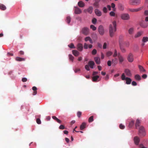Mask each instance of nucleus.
Here are the masks:
<instances>
[{
	"label": "nucleus",
	"instance_id": "28",
	"mask_svg": "<svg viewBox=\"0 0 148 148\" xmlns=\"http://www.w3.org/2000/svg\"><path fill=\"white\" fill-rule=\"evenodd\" d=\"M140 26L143 28H145L147 27L148 24L147 23H142L140 24Z\"/></svg>",
	"mask_w": 148,
	"mask_h": 148
},
{
	"label": "nucleus",
	"instance_id": "49",
	"mask_svg": "<svg viewBox=\"0 0 148 148\" xmlns=\"http://www.w3.org/2000/svg\"><path fill=\"white\" fill-rule=\"evenodd\" d=\"M125 126L122 124H121L119 125V127L121 129H123L124 128Z\"/></svg>",
	"mask_w": 148,
	"mask_h": 148
},
{
	"label": "nucleus",
	"instance_id": "19",
	"mask_svg": "<svg viewBox=\"0 0 148 148\" xmlns=\"http://www.w3.org/2000/svg\"><path fill=\"white\" fill-rule=\"evenodd\" d=\"M78 5L80 7H83L85 6V4L82 1H80L78 3Z\"/></svg>",
	"mask_w": 148,
	"mask_h": 148
},
{
	"label": "nucleus",
	"instance_id": "14",
	"mask_svg": "<svg viewBox=\"0 0 148 148\" xmlns=\"http://www.w3.org/2000/svg\"><path fill=\"white\" fill-rule=\"evenodd\" d=\"M95 12L96 14L98 16H99L101 15V12L98 9H95Z\"/></svg>",
	"mask_w": 148,
	"mask_h": 148
},
{
	"label": "nucleus",
	"instance_id": "41",
	"mask_svg": "<svg viewBox=\"0 0 148 148\" xmlns=\"http://www.w3.org/2000/svg\"><path fill=\"white\" fill-rule=\"evenodd\" d=\"M90 28L93 31H95L96 29V27L93 25H91L90 26Z\"/></svg>",
	"mask_w": 148,
	"mask_h": 148
},
{
	"label": "nucleus",
	"instance_id": "16",
	"mask_svg": "<svg viewBox=\"0 0 148 148\" xmlns=\"http://www.w3.org/2000/svg\"><path fill=\"white\" fill-rule=\"evenodd\" d=\"M88 64L91 68L93 69V66L95 65V63L93 61H90L88 62Z\"/></svg>",
	"mask_w": 148,
	"mask_h": 148
},
{
	"label": "nucleus",
	"instance_id": "35",
	"mask_svg": "<svg viewBox=\"0 0 148 148\" xmlns=\"http://www.w3.org/2000/svg\"><path fill=\"white\" fill-rule=\"evenodd\" d=\"M93 117L94 116H92L89 118L88 120V121L89 123H91L93 121Z\"/></svg>",
	"mask_w": 148,
	"mask_h": 148
},
{
	"label": "nucleus",
	"instance_id": "32",
	"mask_svg": "<svg viewBox=\"0 0 148 148\" xmlns=\"http://www.w3.org/2000/svg\"><path fill=\"white\" fill-rule=\"evenodd\" d=\"M71 19V18L70 16H68L66 17V21L67 23L69 24L70 23Z\"/></svg>",
	"mask_w": 148,
	"mask_h": 148
},
{
	"label": "nucleus",
	"instance_id": "25",
	"mask_svg": "<svg viewBox=\"0 0 148 148\" xmlns=\"http://www.w3.org/2000/svg\"><path fill=\"white\" fill-rule=\"evenodd\" d=\"M140 121L138 119H137L136 121L135 124V126L136 128L137 129V127L140 126Z\"/></svg>",
	"mask_w": 148,
	"mask_h": 148
},
{
	"label": "nucleus",
	"instance_id": "13",
	"mask_svg": "<svg viewBox=\"0 0 148 148\" xmlns=\"http://www.w3.org/2000/svg\"><path fill=\"white\" fill-rule=\"evenodd\" d=\"M77 49L80 51H82L83 49V46L82 44L78 43L77 45Z\"/></svg>",
	"mask_w": 148,
	"mask_h": 148
},
{
	"label": "nucleus",
	"instance_id": "4",
	"mask_svg": "<svg viewBox=\"0 0 148 148\" xmlns=\"http://www.w3.org/2000/svg\"><path fill=\"white\" fill-rule=\"evenodd\" d=\"M140 0H130L129 3L130 5H134L140 3Z\"/></svg>",
	"mask_w": 148,
	"mask_h": 148
},
{
	"label": "nucleus",
	"instance_id": "56",
	"mask_svg": "<svg viewBox=\"0 0 148 148\" xmlns=\"http://www.w3.org/2000/svg\"><path fill=\"white\" fill-rule=\"evenodd\" d=\"M106 46H107V44L105 42L103 46V48L104 49H106Z\"/></svg>",
	"mask_w": 148,
	"mask_h": 148
},
{
	"label": "nucleus",
	"instance_id": "53",
	"mask_svg": "<svg viewBox=\"0 0 148 148\" xmlns=\"http://www.w3.org/2000/svg\"><path fill=\"white\" fill-rule=\"evenodd\" d=\"M120 49H121V51H122V52L124 53V52H125V49L124 48H123V47H120Z\"/></svg>",
	"mask_w": 148,
	"mask_h": 148
},
{
	"label": "nucleus",
	"instance_id": "15",
	"mask_svg": "<svg viewBox=\"0 0 148 148\" xmlns=\"http://www.w3.org/2000/svg\"><path fill=\"white\" fill-rule=\"evenodd\" d=\"M84 40L86 42L89 41L90 43H93L92 40L90 37L88 36L86 37L84 39Z\"/></svg>",
	"mask_w": 148,
	"mask_h": 148
},
{
	"label": "nucleus",
	"instance_id": "20",
	"mask_svg": "<svg viewBox=\"0 0 148 148\" xmlns=\"http://www.w3.org/2000/svg\"><path fill=\"white\" fill-rule=\"evenodd\" d=\"M15 60L18 61H24L25 60V59L24 58H21L19 57H17L16 58Z\"/></svg>",
	"mask_w": 148,
	"mask_h": 148
},
{
	"label": "nucleus",
	"instance_id": "45",
	"mask_svg": "<svg viewBox=\"0 0 148 148\" xmlns=\"http://www.w3.org/2000/svg\"><path fill=\"white\" fill-rule=\"evenodd\" d=\"M82 112L80 111H78L77 112V116L79 118L80 117L81 115H82Z\"/></svg>",
	"mask_w": 148,
	"mask_h": 148
},
{
	"label": "nucleus",
	"instance_id": "22",
	"mask_svg": "<svg viewBox=\"0 0 148 148\" xmlns=\"http://www.w3.org/2000/svg\"><path fill=\"white\" fill-rule=\"evenodd\" d=\"M0 9L2 10H5L6 9V8L3 4L0 3Z\"/></svg>",
	"mask_w": 148,
	"mask_h": 148
},
{
	"label": "nucleus",
	"instance_id": "40",
	"mask_svg": "<svg viewBox=\"0 0 148 148\" xmlns=\"http://www.w3.org/2000/svg\"><path fill=\"white\" fill-rule=\"evenodd\" d=\"M112 52L111 51H108L106 53V55L107 56L109 57L111 56L112 54Z\"/></svg>",
	"mask_w": 148,
	"mask_h": 148
},
{
	"label": "nucleus",
	"instance_id": "3",
	"mask_svg": "<svg viewBox=\"0 0 148 148\" xmlns=\"http://www.w3.org/2000/svg\"><path fill=\"white\" fill-rule=\"evenodd\" d=\"M139 133L141 136H144L146 134L145 129L143 126H140L139 128Z\"/></svg>",
	"mask_w": 148,
	"mask_h": 148
},
{
	"label": "nucleus",
	"instance_id": "62",
	"mask_svg": "<svg viewBox=\"0 0 148 148\" xmlns=\"http://www.w3.org/2000/svg\"><path fill=\"white\" fill-rule=\"evenodd\" d=\"M57 122H58V123H61V121L60 120L58 119V118L56 120Z\"/></svg>",
	"mask_w": 148,
	"mask_h": 148
},
{
	"label": "nucleus",
	"instance_id": "10",
	"mask_svg": "<svg viewBox=\"0 0 148 148\" xmlns=\"http://www.w3.org/2000/svg\"><path fill=\"white\" fill-rule=\"evenodd\" d=\"M82 12L81 10L77 7H75L74 12L76 14H79Z\"/></svg>",
	"mask_w": 148,
	"mask_h": 148
},
{
	"label": "nucleus",
	"instance_id": "38",
	"mask_svg": "<svg viewBox=\"0 0 148 148\" xmlns=\"http://www.w3.org/2000/svg\"><path fill=\"white\" fill-rule=\"evenodd\" d=\"M68 46L71 48H75V47L74 46V44L72 43H71L70 44L68 45Z\"/></svg>",
	"mask_w": 148,
	"mask_h": 148
},
{
	"label": "nucleus",
	"instance_id": "51",
	"mask_svg": "<svg viewBox=\"0 0 148 148\" xmlns=\"http://www.w3.org/2000/svg\"><path fill=\"white\" fill-rule=\"evenodd\" d=\"M59 128L60 129L63 130L65 129V127L64 125H62L60 126Z\"/></svg>",
	"mask_w": 148,
	"mask_h": 148
},
{
	"label": "nucleus",
	"instance_id": "63",
	"mask_svg": "<svg viewBox=\"0 0 148 148\" xmlns=\"http://www.w3.org/2000/svg\"><path fill=\"white\" fill-rule=\"evenodd\" d=\"M80 70V69H75L74 71L75 73H77V72L79 71Z\"/></svg>",
	"mask_w": 148,
	"mask_h": 148
},
{
	"label": "nucleus",
	"instance_id": "27",
	"mask_svg": "<svg viewBox=\"0 0 148 148\" xmlns=\"http://www.w3.org/2000/svg\"><path fill=\"white\" fill-rule=\"evenodd\" d=\"M118 8L119 9L121 10H123L124 9L123 5L121 3L119 4Z\"/></svg>",
	"mask_w": 148,
	"mask_h": 148
},
{
	"label": "nucleus",
	"instance_id": "7",
	"mask_svg": "<svg viewBox=\"0 0 148 148\" xmlns=\"http://www.w3.org/2000/svg\"><path fill=\"white\" fill-rule=\"evenodd\" d=\"M93 10V7L92 6H89L87 9L84 10V12L85 13L88 12L90 14H91Z\"/></svg>",
	"mask_w": 148,
	"mask_h": 148
},
{
	"label": "nucleus",
	"instance_id": "26",
	"mask_svg": "<svg viewBox=\"0 0 148 148\" xmlns=\"http://www.w3.org/2000/svg\"><path fill=\"white\" fill-rule=\"evenodd\" d=\"M86 123H83L80 126V129L81 130H83L85 127Z\"/></svg>",
	"mask_w": 148,
	"mask_h": 148
},
{
	"label": "nucleus",
	"instance_id": "34",
	"mask_svg": "<svg viewBox=\"0 0 148 148\" xmlns=\"http://www.w3.org/2000/svg\"><path fill=\"white\" fill-rule=\"evenodd\" d=\"M134 121L132 120L129 123V127H132L134 125Z\"/></svg>",
	"mask_w": 148,
	"mask_h": 148
},
{
	"label": "nucleus",
	"instance_id": "57",
	"mask_svg": "<svg viewBox=\"0 0 148 148\" xmlns=\"http://www.w3.org/2000/svg\"><path fill=\"white\" fill-rule=\"evenodd\" d=\"M97 46L99 47V48H101L102 47V45L101 44L99 43H97Z\"/></svg>",
	"mask_w": 148,
	"mask_h": 148
},
{
	"label": "nucleus",
	"instance_id": "52",
	"mask_svg": "<svg viewBox=\"0 0 148 148\" xmlns=\"http://www.w3.org/2000/svg\"><path fill=\"white\" fill-rule=\"evenodd\" d=\"M88 45L86 43H84V48L85 49H87L88 48Z\"/></svg>",
	"mask_w": 148,
	"mask_h": 148
},
{
	"label": "nucleus",
	"instance_id": "37",
	"mask_svg": "<svg viewBox=\"0 0 148 148\" xmlns=\"http://www.w3.org/2000/svg\"><path fill=\"white\" fill-rule=\"evenodd\" d=\"M142 32H138L135 35V38H137L140 36L142 34Z\"/></svg>",
	"mask_w": 148,
	"mask_h": 148
},
{
	"label": "nucleus",
	"instance_id": "50",
	"mask_svg": "<svg viewBox=\"0 0 148 148\" xmlns=\"http://www.w3.org/2000/svg\"><path fill=\"white\" fill-rule=\"evenodd\" d=\"M85 68L87 71H89L90 70L89 67V66L88 65H85Z\"/></svg>",
	"mask_w": 148,
	"mask_h": 148
},
{
	"label": "nucleus",
	"instance_id": "43",
	"mask_svg": "<svg viewBox=\"0 0 148 148\" xmlns=\"http://www.w3.org/2000/svg\"><path fill=\"white\" fill-rule=\"evenodd\" d=\"M97 21V19L95 18H94L92 20V22L93 24H95L96 23Z\"/></svg>",
	"mask_w": 148,
	"mask_h": 148
},
{
	"label": "nucleus",
	"instance_id": "36",
	"mask_svg": "<svg viewBox=\"0 0 148 148\" xmlns=\"http://www.w3.org/2000/svg\"><path fill=\"white\" fill-rule=\"evenodd\" d=\"M148 41V37H144L142 39V41L143 42H145Z\"/></svg>",
	"mask_w": 148,
	"mask_h": 148
},
{
	"label": "nucleus",
	"instance_id": "29",
	"mask_svg": "<svg viewBox=\"0 0 148 148\" xmlns=\"http://www.w3.org/2000/svg\"><path fill=\"white\" fill-rule=\"evenodd\" d=\"M134 31V28L133 27L131 28L128 30V33L130 34H132L133 33Z\"/></svg>",
	"mask_w": 148,
	"mask_h": 148
},
{
	"label": "nucleus",
	"instance_id": "12",
	"mask_svg": "<svg viewBox=\"0 0 148 148\" xmlns=\"http://www.w3.org/2000/svg\"><path fill=\"white\" fill-rule=\"evenodd\" d=\"M143 7L137 9H130L129 10L130 11L132 12H136L140 10Z\"/></svg>",
	"mask_w": 148,
	"mask_h": 148
},
{
	"label": "nucleus",
	"instance_id": "31",
	"mask_svg": "<svg viewBox=\"0 0 148 148\" xmlns=\"http://www.w3.org/2000/svg\"><path fill=\"white\" fill-rule=\"evenodd\" d=\"M134 77L137 80H140L141 78L140 76L138 74L135 75Z\"/></svg>",
	"mask_w": 148,
	"mask_h": 148
},
{
	"label": "nucleus",
	"instance_id": "9",
	"mask_svg": "<svg viewBox=\"0 0 148 148\" xmlns=\"http://www.w3.org/2000/svg\"><path fill=\"white\" fill-rule=\"evenodd\" d=\"M82 32L84 34L87 35L89 33V29L87 27H84L82 29Z\"/></svg>",
	"mask_w": 148,
	"mask_h": 148
},
{
	"label": "nucleus",
	"instance_id": "42",
	"mask_svg": "<svg viewBox=\"0 0 148 148\" xmlns=\"http://www.w3.org/2000/svg\"><path fill=\"white\" fill-rule=\"evenodd\" d=\"M97 53V50L95 49H93L92 51V54L93 55L96 54Z\"/></svg>",
	"mask_w": 148,
	"mask_h": 148
},
{
	"label": "nucleus",
	"instance_id": "23",
	"mask_svg": "<svg viewBox=\"0 0 148 148\" xmlns=\"http://www.w3.org/2000/svg\"><path fill=\"white\" fill-rule=\"evenodd\" d=\"M138 67L141 72L142 73H145V72L146 70L143 68V66L141 65H139Z\"/></svg>",
	"mask_w": 148,
	"mask_h": 148
},
{
	"label": "nucleus",
	"instance_id": "60",
	"mask_svg": "<svg viewBox=\"0 0 148 148\" xmlns=\"http://www.w3.org/2000/svg\"><path fill=\"white\" fill-rule=\"evenodd\" d=\"M139 147L140 148H147V147H144L142 144H140L139 145Z\"/></svg>",
	"mask_w": 148,
	"mask_h": 148
},
{
	"label": "nucleus",
	"instance_id": "46",
	"mask_svg": "<svg viewBox=\"0 0 148 148\" xmlns=\"http://www.w3.org/2000/svg\"><path fill=\"white\" fill-rule=\"evenodd\" d=\"M36 121L37 123L39 124H40L41 123V121L40 120V119H39L38 118L36 119Z\"/></svg>",
	"mask_w": 148,
	"mask_h": 148
},
{
	"label": "nucleus",
	"instance_id": "54",
	"mask_svg": "<svg viewBox=\"0 0 148 148\" xmlns=\"http://www.w3.org/2000/svg\"><path fill=\"white\" fill-rule=\"evenodd\" d=\"M22 81L23 82H25L27 81V79L26 78L24 77L22 79Z\"/></svg>",
	"mask_w": 148,
	"mask_h": 148
},
{
	"label": "nucleus",
	"instance_id": "33",
	"mask_svg": "<svg viewBox=\"0 0 148 148\" xmlns=\"http://www.w3.org/2000/svg\"><path fill=\"white\" fill-rule=\"evenodd\" d=\"M110 15L111 16L117 17V15L115 14V12L113 11L111 12L110 13Z\"/></svg>",
	"mask_w": 148,
	"mask_h": 148
},
{
	"label": "nucleus",
	"instance_id": "48",
	"mask_svg": "<svg viewBox=\"0 0 148 148\" xmlns=\"http://www.w3.org/2000/svg\"><path fill=\"white\" fill-rule=\"evenodd\" d=\"M117 56V51L116 49H115L114 51V53L113 55V56L114 57H116Z\"/></svg>",
	"mask_w": 148,
	"mask_h": 148
},
{
	"label": "nucleus",
	"instance_id": "21",
	"mask_svg": "<svg viewBox=\"0 0 148 148\" xmlns=\"http://www.w3.org/2000/svg\"><path fill=\"white\" fill-rule=\"evenodd\" d=\"M72 53L73 54L76 56H77L79 55V53L77 50H73L72 51Z\"/></svg>",
	"mask_w": 148,
	"mask_h": 148
},
{
	"label": "nucleus",
	"instance_id": "59",
	"mask_svg": "<svg viewBox=\"0 0 148 148\" xmlns=\"http://www.w3.org/2000/svg\"><path fill=\"white\" fill-rule=\"evenodd\" d=\"M147 75L144 74L142 75V77L144 79H145L147 78Z\"/></svg>",
	"mask_w": 148,
	"mask_h": 148
},
{
	"label": "nucleus",
	"instance_id": "64",
	"mask_svg": "<svg viewBox=\"0 0 148 148\" xmlns=\"http://www.w3.org/2000/svg\"><path fill=\"white\" fill-rule=\"evenodd\" d=\"M145 14L146 15H148V10H145Z\"/></svg>",
	"mask_w": 148,
	"mask_h": 148
},
{
	"label": "nucleus",
	"instance_id": "17",
	"mask_svg": "<svg viewBox=\"0 0 148 148\" xmlns=\"http://www.w3.org/2000/svg\"><path fill=\"white\" fill-rule=\"evenodd\" d=\"M118 57L120 62L121 63L124 61L123 58L119 53L118 54Z\"/></svg>",
	"mask_w": 148,
	"mask_h": 148
},
{
	"label": "nucleus",
	"instance_id": "61",
	"mask_svg": "<svg viewBox=\"0 0 148 148\" xmlns=\"http://www.w3.org/2000/svg\"><path fill=\"white\" fill-rule=\"evenodd\" d=\"M111 7L113 8H114L115 7V5L114 3H111Z\"/></svg>",
	"mask_w": 148,
	"mask_h": 148
},
{
	"label": "nucleus",
	"instance_id": "24",
	"mask_svg": "<svg viewBox=\"0 0 148 148\" xmlns=\"http://www.w3.org/2000/svg\"><path fill=\"white\" fill-rule=\"evenodd\" d=\"M97 64H99L100 63V58L98 57H96L94 58Z\"/></svg>",
	"mask_w": 148,
	"mask_h": 148
},
{
	"label": "nucleus",
	"instance_id": "47",
	"mask_svg": "<svg viewBox=\"0 0 148 148\" xmlns=\"http://www.w3.org/2000/svg\"><path fill=\"white\" fill-rule=\"evenodd\" d=\"M93 5L96 8H98L99 6V3H97L95 2L93 4Z\"/></svg>",
	"mask_w": 148,
	"mask_h": 148
},
{
	"label": "nucleus",
	"instance_id": "8",
	"mask_svg": "<svg viewBox=\"0 0 148 148\" xmlns=\"http://www.w3.org/2000/svg\"><path fill=\"white\" fill-rule=\"evenodd\" d=\"M98 31L99 34L101 35H103L104 33V30L103 26L100 25L98 28Z\"/></svg>",
	"mask_w": 148,
	"mask_h": 148
},
{
	"label": "nucleus",
	"instance_id": "58",
	"mask_svg": "<svg viewBox=\"0 0 148 148\" xmlns=\"http://www.w3.org/2000/svg\"><path fill=\"white\" fill-rule=\"evenodd\" d=\"M107 64L108 66H111V61L110 60L108 61L107 62Z\"/></svg>",
	"mask_w": 148,
	"mask_h": 148
},
{
	"label": "nucleus",
	"instance_id": "1",
	"mask_svg": "<svg viewBox=\"0 0 148 148\" xmlns=\"http://www.w3.org/2000/svg\"><path fill=\"white\" fill-rule=\"evenodd\" d=\"M116 22L115 21L112 22V24L110 25L109 31L110 36L112 37L113 36L115 32L116 31Z\"/></svg>",
	"mask_w": 148,
	"mask_h": 148
},
{
	"label": "nucleus",
	"instance_id": "5",
	"mask_svg": "<svg viewBox=\"0 0 148 148\" xmlns=\"http://www.w3.org/2000/svg\"><path fill=\"white\" fill-rule=\"evenodd\" d=\"M127 60L128 61L130 62H132L134 61L133 55L132 53H130L128 55Z\"/></svg>",
	"mask_w": 148,
	"mask_h": 148
},
{
	"label": "nucleus",
	"instance_id": "30",
	"mask_svg": "<svg viewBox=\"0 0 148 148\" xmlns=\"http://www.w3.org/2000/svg\"><path fill=\"white\" fill-rule=\"evenodd\" d=\"M99 77V76L98 75L93 76L92 77V81L93 82H96L98 79Z\"/></svg>",
	"mask_w": 148,
	"mask_h": 148
},
{
	"label": "nucleus",
	"instance_id": "18",
	"mask_svg": "<svg viewBox=\"0 0 148 148\" xmlns=\"http://www.w3.org/2000/svg\"><path fill=\"white\" fill-rule=\"evenodd\" d=\"M125 72L127 76L129 77L131 76V74L129 70L128 69H125Z\"/></svg>",
	"mask_w": 148,
	"mask_h": 148
},
{
	"label": "nucleus",
	"instance_id": "11",
	"mask_svg": "<svg viewBox=\"0 0 148 148\" xmlns=\"http://www.w3.org/2000/svg\"><path fill=\"white\" fill-rule=\"evenodd\" d=\"M140 138L138 136H135L134 138V141L135 144L138 145L140 142Z\"/></svg>",
	"mask_w": 148,
	"mask_h": 148
},
{
	"label": "nucleus",
	"instance_id": "44",
	"mask_svg": "<svg viewBox=\"0 0 148 148\" xmlns=\"http://www.w3.org/2000/svg\"><path fill=\"white\" fill-rule=\"evenodd\" d=\"M103 11L104 13H107V8L106 7H103Z\"/></svg>",
	"mask_w": 148,
	"mask_h": 148
},
{
	"label": "nucleus",
	"instance_id": "6",
	"mask_svg": "<svg viewBox=\"0 0 148 148\" xmlns=\"http://www.w3.org/2000/svg\"><path fill=\"white\" fill-rule=\"evenodd\" d=\"M121 18L123 20H128L130 19V17L128 14H123L121 15Z\"/></svg>",
	"mask_w": 148,
	"mask_h": 148
},
{
	"label": "nucleus",
	"instance_id": "55",
	"mask_svg": "<svg viewBox=\"0 0 148 148\" xmlns=\"http://www.w3.org/2000/svg\"><path fill=\"white\" fill-rule=\"evenodd\" d=\"M132 86H135L137 85V83L135 81H133L132 82Z\"/></svg>",
	"mask_w": 148,
	"mask_h": 148
},
{
	"label": "nucleus",
	"instance_id": "2",
	"mask_svg": "<svg viewBox=\"0 0 148 148\" xmlns=\"http://www.w3.org/2000/svg\"><path fill=\"white\" fill-rule=\"evenodd\" d=\"M121 78L122 80H126V83L127 84H130L132 82V79L130 78L125 77L124 73L122 74L121 76Z\"/></svg>",
	"mask_w": 148,
	"mask_h": 148
},
{
	"label": "nucleus",
	"instance_id": "39",
	"mask_svg": "<svg viewBox=\"0 0 148 148\" xmlns=\"http://www.w3.org/2000/svg\"><path fill=\"white\" fill-rule=\"evenodd\" d=\"M69 59L71 60L72 62H73L74 57L72 55L69 54Z\"/></svg>",
	"mask_w": 148,
	"mask_h": 148
}]
</instances>
